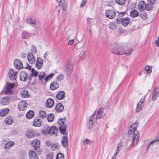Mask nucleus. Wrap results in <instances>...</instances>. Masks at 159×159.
I'll use <instances>...</instances> for the list:
<instances>
[{"mask_svg":"<svg viewBox=\"0 0 159 159\" xmlns=\"http://www.w3.org/2000/svg\"><path fill=\"white\" fill-rule=\"evenodd\" d=\"M74 69V66L72 62L68 61H67L64 67V70L66 75L70 76L72 73Z\"/></svg>","mask_w":159,"mask_h":159,"instance_id":"obj_1","label":"nucleus"},{"mask_svg":"<svg viewBox=\"0 0 159 159\" xmlns=\"http://www.w3.org/2000/svg\"><path fill=\"white\" fill-rule=\"evenodd\" d=\"M65 118H60L58 120L59 125V129L61 132L63 134H65L66 130V126L65 124Z\"/></svg>","mask_w":159,"mask_h":159,"instance_id":"obj_2","label":"nucleus"},{"mask_svg":"<svg viewBox=\"0 0 159 159\" xmlns=\"http://www.w3.org/2000/svg\"><path fill=\"white\" fill-rule=\"evenodd\" d=\"M139 133L138 131H135L134 134H133L130 148H133V147L137 145L139 142Z\"/></svg>","mask_w":159,"mask_h":159,"instance_id":"obj_3","label":"nucleus"},{"mask_svg":"<svg viewBox=\"0 0 159 159\" xmlns=\"http://www.w3.org/2000/svg\"><path fill=\"white\" fill-rule=\"evenodd\" d=\"M103 110V108L102 107L98 111L94 112L90 117H93V118L94 119V121H96L97 120L100 119L102 116Z\"/></svg>","mask_w":159,"mask_h":159,"instance_id":"obj_4","label":"nucleus"},{"mask_svg":"<svg viewBox=\"0 0 159 159\" xmlns=\"http://www.w3.org/2000/svg\"><path fill=\"white\" fill-rule=\"evenodd\" d=\"M139 125V123L137 122L133 123L129 127L128 131L129 135L134 134L135 131H138L136 129Z\"/></svg>","mask_w":159,"mask_h":159,"instance_id":"obj_5","label":"nucleus"},{"mask_svg":"<svg viewBox=\"0 0 159 159\" xmlns=\"http://www.w3.org/2000/svg\"><path fill=\"white\" fill-rule=\"evenodd\" d=\"M149 8H148L145 2L143 1H141L139 3L138 8L140 11H143L145 9L147 11H149L151 7Z\"/></svg>","mask_w":159,"mask_h":159,"instance_id":"obj_6","label":"nucleus"},{"mask_svg":"<svg viewBox=\"0 0 159 159\" xmlns=\"http://www.w3.org/2000/svg\"><path fill=\"white\" fill-rule=\"evenodd\" d=\"M59 3V7L62 10H66L67 7L66 0H56Z\"/></svg>","mask_w":159,"mask_h":159,"instance_id":"obj_7","label":"nucleus"},{"mask_svg":"<svg viewBox=\"0 0 159 159\" xmlns=\"http://www.w3.org/2000/svg\"><path fill=\"white\" fill-rule=\"evenodd\" d=\"M145 100V98H142L140 101L138 103L136 108V112H139L142 110L143 106V103Z\"/></svg>","mask_w":159,"mask_h":159,"instance_id":"obj_8","label":"nucleus"},{"mask_svg":"<svg viewBox=\"0 0 159 159\" xmlns=\"http://www.w3.org/2000/svg\"><path fill=\"white\" fill-rule=\"evenodd\" d=\"M105 15L107 17L112 19L115 17L116 13L112 10H107L105 12Z\"/></svg>","mask_w":159,"mask_h":159,"instance_id":"obj_9","label":"nucleus"},{"mask_svg":"<svg viewBox=\"0 0 159 159\" xmlns=\"http://www.w3.org/2000/svg\"><path fill=\"white\" fill-rule=\"evenodd\" d=\"M159 93V87H156L155 88L153 92L152 100V101H155L157 98Z\"/></svg>","mask_w":159,"mask_h":159,"instance_id":"obj_10","label":"nucleus"},{"mask_svg":"<svg viewBox=\"0 0 159 159\" xmlns=\"http://www.w3.org/2000/svg\"><path fill=\"white\" fill-rule=\"evenodd\" d=\"M28 61L31 64H34L35 63L36 60L35 57L33 54L30 52H29L27 55Z\"/></svg>","mask_w":159,"mask_h":159,"instance_id":"obj_11","label":"nucleus"},{"mask_svg":"<svg viewBox=\"0 0 159 159\" xmlns=\"http://www.w3.org/2000/svg\"><path fill=\"white\" fill-rule=\"evenodd\" d=\"M35 66L38 69L42 68L43 65V61L41 57L38 58L36 61Z\"/></svg>","mask_w":159,"mask_h":159,"instance_id":"obj_12","label":"nucleus"},{"mask_svg":"<svg viewBox=\"0 0 159 159\" xmlns=\"http://www.w3.org/2000/svg\"><path fill=\"white\" fill-rule=\"evenodd\" d=\"M14 86V84L13 83H7L6 84V90L5 91V93L9 94L11 93V89Z\"/></svg>","mask_w":159,"mask_h":159,"instance_id":"obj_13","label":"nucleus"},{"mask_svg":"<svg viewBox=\"0 0 159 159\" xmlns=\"http://www.w3.org/2000/svg\"><path fill=\"white\" fill-rule=\"evenodd\" d=\"M29 155L30 159H39L36 153L33 150H29Z\"/></svg>","mask_w":159,"mask_h":159,"instance_id":"obj_14","label":"nucleus"},{"mask_svg":"<svg viewBox=\"0 0 159 159\" xmlns=\"http://www.w3.org/2000/svg\"><path fill=\"white\" fill-rule=\"evenodd\" d=\"M17 72H15L12 70H10L9 71V75L10 79L12 80H15L16 78V75Z\"/></svg>","mask_w":159,"mask_h":159,"instance_id":"obj_15","label":"nucleus"},{"mask_svg":"<svg viewBox=\"0 0 159 159\" xmlns=\"http://www.w3.org/2000/svg\"><path fill=\"white\" fill-rule=\"evenodd\" d=\"M65 97V92L63 91H59L56 94V97L59 100L63 99Z\"/></svg>","mask_w":159,"mask_h":159,"instance_id":"obj_16","label":"nucleus"},{"mask_svg":"<svg viewBox=\"0 0 159 159\" xmlns=\"http://www.w3.org/2000/svg\"><path fill=\"white\" fill-rule=\"evenodd\" d=\"M132 51L133 50L132 49H129L125 51L124 52H120L118 51L117 52H114L113 53L118 55H122L125 54L126 55L128 56L132 54Z\"/></svg>","mask_w":159,"mask_h":159,"instance_id":"obj_17","label":"nucleus"},{"mask_svg":"<svg viewBox=\"0 0 159 159\" xmlns=\"http://www.w3.org/2000/svg\"><path fill=\"white\" fill-rule=\"evenodd\" d=\"M54 105V101L51 98L47 99L46 102V106L47 107L51 108L53 107Z\"/></svg>","mask_w":159,"mask_h":159,"instance_id":"obj_18","label":"nucleus"},{"mask_svg":"<svg viewBox=\"0 0 159 159\" xmlns=\"http://www.w3.org/2000/svg\"><path fill=\"white\" fill-rule=\"evenodd\" d=\"M59 87V84L56 82L53 81L50 84V88L52 90H54L57 89Z\"/></svg>","mask_w":159,"mask_h":159,"instance_id":"obj_19","label":"nucleus"},{"mask_svg":"<svg viewBox=\"0 0 159 159\" xmlns=\"http://www.w3.org/2000/svg\"><path fill=\"white\" fill-rule=\"evenodd\" d=\"M5 122L7 125H10L13 122V117L11 116H8L6 118Z\"/></svg>","mask_w":159,"mask_h":159,"instance_id":"obj_20","label":"nucleus"},{"mask_svg":"<svg viewBox=\"0 0 159 159\" xmlns=\"http://www.w3.org/2000/svg\"><path fill=\"white\" fill-rule=\"evenodd\" d=\"M29 78L28 74L26 72L22 71L20 73V80L25 81Z\"/></svg>","mask_w":159,"mask_h":159,"instance_id":"obj_21","label":"nucleus"},{"mask_svg":"<svg viewBox=\"0 0 159 159\" xmlns=\"http://www.w3.org/2000/svg\"><path fill=\"white\" fill-rule=\"evenodd\" d=\"M10 99L8 97H5L2 98L1 100V103L3 105H7L9 104Z\"/></svg>","mask_w":159,"mask_h":159,"instance_id":"obj_22","label":"nucleus"},{"mask_svg":"<svg viewBox=\"0 0 159 159\" xmlns=\"http://www.w3.org/2000/svg\"><path fill=\"white\" fill-rule=\"evenodd\" d=\"M159 141V137L157 138L156 139L151 141L148 145L146 147L147 149L152 148V147L156 144L157 142Z\"/></svg>","mask_w":159,"mask_h":159,"instance_id":"obj_23","label":"nucleus"},{"mask_svg":"<svg viewBox=\"0 0 159 159\" xmlns=\"http://www.w3.org/2000/svg\"><path fill=\"white\" fill-rule=\"evenodd\" d=\"M32 145L35 148H38L40 145V142L37 139H34L31 142Z\"/></svg>","mask_w":159,"mask_h":159,"instance_id":"obj_24","label":"nucleus"},{"mask_svg":"<svg viewBox=\"0 0 159 159\" xmlns=\"http://www.w3.org/2000/svg\"><path fill=\"white\" fill-rule=\"evenodd\" d=\"M92 117H90V119L88 122L87 127L88 129H91L93 127V122H94L95 121L94 120V119Z\"/></svg>","mask_w":159,"mask_h":159,"instance_id":"obj_25","label":"nucleus"},{"mask_svg":"<svg viewBox=\"0 0 159 159\" xmlns=\"http://www.w3.org/2000/svg\"><path fill=\"white\" fill-rule=\"evenodd\" d=\"M21 36L22 39H28L30 36L31 34L28 32L24 31L22 33Z\"/></svg>","mask_w":159,"mask_h":159,"instance_id":"obj_26","label":"nucleus"},{"mask_svg":"<svg viewBox=\"0 0 159 159\" xmlns=\"http://www.w3.org/2000/svg\"><path fill=\"white\" fill-rule=\"evenodd\" d=\"M25 135L27 138H32L34 137L35 134L34 131L30 130L26 132Z\"/></svg>","mask_w":159,"mask_h":159,"instance_id":"obj_27","label":"nucleus"},{"mask_svg":"<svg viewBox=\"0 0 159 159\" xmlns=\"http://www.w3.org/2000/svg\"><path fill=\"white\" fill-rule=\"evenodd\" d=\"M41 122L40 120L38 118H36L34 119L33 122V125L36 127H39L41 125Z\"/></svg>","mask_w":159,"mask_h":159,"instance_id":"obj_28","label":"nucleus"},{"mask_svg":"<svg viewBox=\"0 0 159 159\" xmlns=\"http://www.w3.org/2000/svg\"><path fill=\"white\" fill-rule=\"evenodd\" d=\"M61 143L63 146L66 147L68 145V140L67 137L66 136H63L62 137Z\"/></svg>","mask_w":159,"mask_h":159,"instance_id":"obj_29","label":"nucleus"},{"mask_svg":"<svg viewBox=\"0 0 159 159\" xmlns=\"http://www.w3.org/2000/svg\"><path fill=\"white\" fill-rule=\"evenodd\" d=\"M28 104L25 101H22L20 102V111L24 110L25 108L28 106Z\"/></svg>","mask_w":159,"mask_h":159,"instance_id":"obj_30","label":"nucleus"},{"mask_svg":"<svg viewBox=\"0 0 159 159\" xmlns=\"http://www.w3.org/2000/svg\"><path fill=\"white\" fill-rule=\"evenodd\" d=\"M55 109L57 111L61 112L63 111L64 107L61 104L59 103L57 105Z\"/></svg>","mask_w":159,"mask_h":159,"instance_id":"obj_31","label":"nucleus"},{"mask_svg":"<svg viewBox=\"0 0 159 159\" xmlns=\"http://www.w3.org/2000/svg\"><path fill=\"white\" fill-rule=\"evenodd\" d=\"M130 21L128 17H126L122 19V25L125 27H126L129 23Z\"/></svg>","mask_w":159,"mask_h":159,"instance_id":"obj_32","label":"nucleus"},{"mask_svg":"<svg viewBox=\"0 0 159 159\" xmlns=\"http://www.w3.org/2000/svg\"><path fill=\"white\" fill-rule=\"evenodd\" d=\"M9 109L8 108H5L2 109L0 112V115L3 116L7 115L9 112Z\"/></svg>","mask_w":159,"mask_h":159,"instance_id":"obj_33","label":"nucleus"},{"mask_svg":"<svg viewBox=\"0 0 159 159\" xmlns=\"http://www.w3.org/2000/svg\"><path fill=\"white\" fill-rule=\"evenodd\" d=\"M49 134H56L57 132V129L55 126H52L49 129Z\"/></svg>","mask_w":159,"mask_h":159,"instance_id":"obj_34","label":"nucleus"},{"mask_svg":"<svg viewBox=\"0 0 159 159\" xmlns=\"http://www.w3.org/2000/svg\"><path fill=\"white\" fill-rule=\"evenodd\" d=\"M14 144V143L13 141H10L5 144V148L6 149L10 148Z\"/></svg>","mask_w":159,"mask_h":159,"instance_id":"obj_35","label":"nucleus"},{"mask_svg":"<svg viewBox=\"0 0 159 159\" xmlns=\"http://www.w3.org/2000/svg\"><path fill=\"white\" fill-rule=\"evenodd\" d=\"M20 95L23 98H28L29 96L28 92L25 90H23L21 91Z\"/></svg>","mask_w":159,"mask_h":159,"instance_id":"obj_36","label":"nucleus"},{"mask_svg":"<svg viewBox=\"0 0 159 159\" xmlns=\"http://www.w3.org/2000/svg\"><path fill=\"white\" fill-rule=\"evenodd\" d=\"M14 66L17 70L20 69V61L19 59H16L14 61Z\"/></svg>","mask_w":159,"mask_h":159,"instance_id":"obj_37","label":"nucleus"},{"mask_svg":"<svg viewBox=\"0 0 159 159\" xmlns=\"http://www.w3.org/2000/svg\"><path fill=\"white\" fill-rule=\"evenodd\" d=\"M130 15L132 17L134 18L138 16L139 13L137 10H134L130 11Z\"/></svg>","mask_w":159,"mask_h":159,"instance_id":"obj_38","label":"nucleus"},{"mask_svg":"<svg viewBox=\"0 0 159 159\" xmlns=\"http://www.w3.org/2000/svg\"><path fill=\"white\" fill-rule=\"evenodd\" d=\"M34 115V113L32 111H30L26 114L27 118L29 119H31Z\"/></svg>","mask_w":159,"mask_h":159,"instance_id":"obj_39","label":"nucleus"},{"mask_svg":"<svg viewBox=\"0 0 159 159\" xmlns=\"http://www.w3.org/2000/svg\"><path fill=\"white\" fill-rule=\"evenodd\" d=\"M21 68L30 69L31 66L27 63H22L20 62V69Z\"/></svg>","mask_w":159,"mask_h":159,"instance_id":"obj_40","label":"nucleus"},{"mask_svg":"<svg viewBox=\"0 0 159 159\" xmlns=\"http://www.w3.org/2000/svg\"><path fill=\"white\" fill-rule=\"evenodd\" d=\"M39 116L40 118H44L46 117L47 115L45 111L41 110L39 112Z\"/></svg>","mask_w":159,"mask_h":159,"instance_id":"obj_41","label":"nucleus"},{"mask_svg":"<svg viewBox=\"0 0 159 159\" xmlns=\"http://www.w3.org/2000/svg\"><path fill=\"white\" fill-rule=\"evenodd\" d=\"M79 57L82 60L84 59L86 57V54L85 51H82L79 55Z\"/></svg>","mask_w":159,"mask_h":159,"instance_id":"obj_42","label":"nucleus"},{"mask_svg":"<svg viewBox=\"0 0 159 159\" xmlns=\"http://www.w3.org/2000/svg\"><path fill=\"white\" fill-rule=\"evenodd\" d=\"M109 27L112 30L115 29L116 28V23L112 22L110 23L109 25Z\"/></svg>","mask_w":159,"mask_h":159,"instance_id":"obj_43","label":"nucleus"},{"mask_svg":"<svg viewBox=\"0 0 159 159\" xmlns=\"http://www.w3.org/2000/svg\"><path fill=\"white\" fill-rule=\"evenodd\" d=\"M64 77V75L62 74H61L57 76L56 80L57 82H60L63 80Z\"/></svg>","mask_w":159,"mask_h":159,"instance_id":"obj_44","label":"nucleus"},{"mask_svg":"<svg viewBox=\"0 0 159 159\" xmlns=\"http://www.w3.org/2000/svg\"><path fill=\"white\" fill-rule=\"evenodd\" d=\"M54 75V74H51L46 76L44 78V80H45V82H46L48 80H51L53 77Z\"/></svg>","mask_w":159,"mask_h":159,"instance_id":"obj_45","label":"nucleus"},{"mask_svg":"<svg viewBox=\"0 0 159 159\" xmlns=\"http://www.w3.org/2000/svg\"><path fill=\"white\" fill-rule=\"evenodd\" d=\"M28 25H30L31 26L34 27L35 28H37L36 21L33 19L32 20L31 22H29V23L28 24Z\"/></svg>","mask_w":159,"mask_h":159,"instance_id":"obj_46","label":"nucleus"},{"mask_svg":"<svg viewBox=\"0 0 159 159\" xmlns=\"http://www.w3.org/2000/svg\"><path fill=\"white\" fill-rule=\"evenodd\" d=\"M115 2L118 5L122 6L124 5L125 2V0H115Z\"/></svg>","mask_w":159,"mask_h":159,"instance_id":"obj_47","label":"nucleus"},{"mask_svg":"<svg viewBox=\"0 0 159 159\" xmlns=\"http://www.w3.org/2000/svg\"><path fill=\"white\" fill-rule=\"evenodd\" d=\"M54 115L53 114H50L48 115L47 116V119L49 122H52L54 119Z\"/></svg>","mask_w":159,"mask_h":159,"instance_id":"obj_48","label":"nucleus"},{"mask_svg":"<svg viewBox=\"0 0 159 159\" xmlns=\"http://www.w3.org/2000/svg\"><path fill=\"white\" fill-rule=\"evenodd\" d=\"M49 129H50L49 127H46L44 128L42 130L43 134H46L48 133L49 134Z\"/></svg>","mask_w":159,"mask_h":159,"instance_id":"obj_49","label":"nucleus"},{"mask_svg":"<svg viewBox=\"0 0 159 159\" xmlns=\"http://www.w3.org/2000/svg\"><path fill=\"white\" fill-rule=\"evenodd\" d=\"M152 68L151 66H147L145 67V70L148 74H150L152 72Z\"/></svg>","mask_w":159,"mask_h":159,"instance_id":"obj_50","label":"nucleus"},{"mask_svg":"<svg viewBox=\"0 0 159 159\" xmlns=\"http://www.w3.org/2000/svg\"><path fill=\"white\" fill-rule=\"evenodd\" d=\"M45 75L46 74L44 72L39 73L38 75L39 80H42L45 77Z\"/></svg>","mask_w":159,"mask_h":159,"instance_id":"obj_51","label":"nucleus"},{"mask_svg":"<svg viewBox=\"0 0 159 159\" xmlns=\"http://www.w3.org/2000/svg\"><path fill=\"white\" fill-rule=\"evenodd\" d=\"M56 159H64V155L62 153H59L56 155Z\"/></svg>","mask_w":159,"mask_h":159,"instance_id":"obj_52","label":"nucleus"},{"mask_svg":"<svg viewBox=\"0 0 159 159\" xmlns=\"http://www.w3.org/2000/svg\"><path fill=\"white\" fill-rule=\"evenodd\" d=\"M31 49V52L34 54H35L37 52L36 47L34 45H33L32 46Z\"/></svg>","mask_w":159,"mask_h":159,"instance_id":"obj_53","label":"nucleus"},{"mask_svg":"<svg viewBox=\"0 0 159 159\" xmlns=\"http://www.w3.org/2000/svg\"><path fill=\"white\" fill-rule=\"evenodd\" d=\"M60 145L57 143H52V145L51 146V148H56L57 149H58L60 148Z\"/></svg>","mask_w":159,"mask_h":159,"instance_id":"obj_54","label":"nucleus"},{"mask_svg":"<svg viewBox=\"0 0 159 159\" xmlns=\"http://www.w3.org/2000/svg\"><path fill=\"white\" fill-rule=\"evenodd\" d=\"M9 134L10 135H16L17 134V132L15 130L12 129L9 132Z\"/></svg>","mask_w":159,"mask_h":159,"instance_id":"obj_55","label":"nucleus"},{"mask_svg":"<svg viewBox=\"0 0 159 159\" xmlns=\"http://www.w3.org/2000/svg\"><path fill=\"white\" fill-rule=\"evenodd\" d=\"M32 76L36 77L38 75V72L35 70L34 69H32Z\"/></svg>","mask_w":159,"mask_h":159,"instance_id":"obj_56","label":"nucleus"},{"mask_svg":"<svg viewBox=\"0 0 159 159\" xmlns=\"http://www.w3.org/2000/svg\"><path fill=\"white\" fill-rule=\"evenodd\" d=\"M53 154L52 152H50L47 155V159H52Z\"/></svg>","mask_w":159,"mask_h":159,"instance_id":"obj_57","label":"nucleus"},{"mask_svg":"<svg viewBox=\"0 0 159 159\" xmlns=\"http://www.w3.org/2000/svg\"><path fill=\"white\" fill-rule=\"evenodd\" d=\"M124 146L123 145V143L121 142H120L118 144L117 148V149L123 148H124Z\"/></svg>","mask_w":159,"mask_h":159,"instance_id":"obj_58","label":"nucleus"},{"mask_svg":"<svg viewBox=\"0 0 159 159\" xmlns=\"http://www.w3.org/2000/svg\"><path fill=\"white\" fill-rule=\"evenodd\" d=\"M90 140L88 139H85L84 140L83 142V144L84 145H85L89 143Z\"/></svg>","mask_w":159,"mask_h":159,"instance_id":"obj_59","label":"nucleus"},{"mask_svg":"<svg viewBox=\"0 0 159 159\" xmlns=\"http://www.w3.org/2000/svg\"><path fill=\"white\" fill-rule=\"evenodd\" d=\"M32 19H33V18L31 17H27L26 18V21L27 23V24H28L29 23V22H31Z\"/></svg>","mask_w":159,"mask_h":159,"instance_id":"obj_60","label":"nucleus"},{"mask_svg":"<svg viewBox=\"0 0 159 159\" xmlns=\"http://www.w3.org/2000/svg\"><path fill=\"white\" fill-rule=\"evenodd\" d=\"M122 19L121 18H118L116 20V22L118 24H120L121 23H122Z\"/></svg>","mask_w":159,"mask_h":159,"instance_id":"obj_61","label":"nucleus"},{"mask_svg":"<svg viewBox=\"0 0 159 159\" xmlns=\"http://www.w3.org/2000/svg\"><path fill=\"white\" fill-rule=\"evenodd\" d=\"M52 143H51L49 141H47L46 143V146L51 148Z\"/></svg>","mask_w":159,"mask_h":159,"instance_id":"obj_62","label":"nucleus"},{"mask_svg":"<svg viewBox=\"0 0 159 159\" xmlns=\"http://www.w3.org/2000/svg\"><path fill=\"white\" fill-rule=\"evenodd\" d=\"M119 150H117L116 152L115 153L114 155L112 157V159H115V158L116 157L118 153H119Z\"/></svg>","mask_w":159,"mask_h":159,"instance_id":"obj_63","label":"nucleus"},{"mask_svg":"<svg viewBox=\"0 0 159 159\" xmlns=\"http://www.w3.org/2000/svg\"><path fill=\"white\" fill-rule=\"evenodd\" d=\"M142 18L144 20H146L147 18V15L146 14L144 13L142 15Z\"/></svg>","mask_w":159,"mask_h":159,"instance_id":"obj_64","label":"nucleus"}]
</instances>
